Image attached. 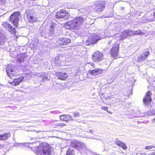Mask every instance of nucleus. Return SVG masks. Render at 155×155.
I'll return each mask as SVG.
<instances>
[{
	"instance_id": "obj_17",
	"label": "nucleus",
	"mask_w": 155,
	"mask_h": 155,
	"mask_svg": "<svg viewBox=\"0 0 155 155\" xmlns=\"http://www.w3.org/2000/svg\"><path fill=\"white\" fill-rule=\"evenodd\" d=\"M2 26H3V27L5 28L6 29H8V31H9L11 34L15 32V28L7 22L4 23L2 24Z\"/></svg>"
},
{
	"instance_id": "obj_21",
	"label": "nucleus",
	"mask_w": 155,
	"mask_h": 155,
	"mask_svg": "<svg viewBox=\"0 0 155 155\" xmlns=\"http://www.w3.org/2000/svg\"><path fill=\"white\" fill-rule=\"evenodd\" d=\"M115 142L117 145L122 147L124 150H126L127 149V147L124 143H123L117 139L115 140Z\"/></svg>"
},
{
	"instance_id": "obj_15",
	"label": "nucleus",
	"mask_w": 155,
	"mask_h": 155,
	"mask_svg": "<svg viewBox=\"0 0 155 155\" xmlns=\"http://www.w3.org/2000/svg\"><path fill=\"white\" fill-rule=\"evenodd\" d=\"M151 95V92L150 91H148L146 93L145 96L143 99V103L146 105H148L152 101Z\"/></svg>"
},
{
	"instance_id": "obj_14",
	"label": "nucleus",
	"mask_w": 155,
	"mask_h": 155,
	"mask_svg": "<svg viewBox=\"0 0 155 155\" xmlns=\"http://www.w3.org/2000/svg\"><path fill=\"white\" fill-rule=\"evenodd\" d=\"M132 36L131 30L130 29L125 30L120 35L119 39L123 40L127 38L128 36Z\"/></svg>"
},
{
	"instance_id": "obj_42",
	"label": "nucleus",
	"mask_w": 155,
	"mask_h": 155,
	"mask_svg": "<svg viewBox=\"0 0 155 155\" xmlns=\"http://www.w3.org/2000/svg\"><path fill=\"white\" fill-rule=\"evenodd\" d=\"M54 126H55V127L58 128V123L55 124H54Z\"/></svg>"
},
{
	"instance_id": "obj_6",
	"label": "nucleus",
	"mask_w": 155,
	"mask_h": 155,
	"mask_svg": "<svg viewBox=\"0 0 155 155\" xmlns=\"http://www.w3.org/2000/svg\"><path fill=\"white\" fill-rule=\"evenodd\" d=\"M55 17L57 18H63L65 20H67L69 19L71 17V16L64 10L61 9L59 11L57 12Z\"/></svg>"
},
{
	"instance_id": "obj_11",
	"label": "nucleus",
	"mask_w": 155,
	"mask_h": 155,
	"mask_svg": "<svg viewBox=\"0 0 155 155\" xmlns=\"http://www.w3.org/2000/svg\"><path fill=\"white\" fill-rule=\"evenodd\" d=\"M15 67L12 65H8L6 68L7 74L8 77L11 78L15 74Z\"/></svg>"
},
{
	"instance_id": "obj_44",
	"label": "nucleus",
	"mask_w": 155,
	"mask_h": 155,
	"mask_svg": "<svg viewBox=\"0 0 155 155\" xmlns=\"http://www.w3.org/2000/svg\"><path fill=\"white\" fill-rule=\"evenodd\" d=\"M88 132L89 133H91V134H93V130H89Z\"/></svg>"
},
{
	"instance_id": "obj_4",
	"label": "nucleus",
	"mask_w": 155,
	"mask_h": 155,
	"mask_svg": "<svg viewBox=\"0 0 155 155\" xmlns=\"http://www.w3.org/2000/svg\"><path fill=\"white\" fill-rule=\"evenodd\" d=\"M105 4V2L104 1L96 2L93 6V8L95 12L100 13L104 9Z\"/></svg>"
},
{
	"instance_id": "obj_43",
	"label": "nucleus",
	"mask_w": 155,
	"mask_h": 155,
	"mask_svg": "<svg viewBox=\"0 0 155 155\" xmlns=\"http://www.w3.org/2000/svg\"><path fill=\"white\" fill-rule=\"evenodd\" d=\"M141 152L140 151L138 153H137L136 155H141Z\"/></svg>"
},
{
	"instance_id": "obj_50",
	"label": "nucleus",
	"mask_w": 155,
	"mask_h": 155,
	"mask_svg": "<svg viewBox=\"0 0 155 155\" xmlns=\"http://www.w3.org/2000/svg\"><path fill=\"white\" fill-rule=\"evenodd\" d=\"M124 7H122L121 8V9L122 10H123L124 9Z\"/></svg>"
},
{
	"instance_id": "obj_8",
	"label": "nucleus",
	"mask_w": 155,
	"mask_h": 155,
	"mask_svg": "<svg viewBox=\"0 0 155 155\" xmlns=\"http://www.w3.org/2000/svg\"><path fill=\"white\" fill-rule=\"evenodd\" d=\"M92 58L94 62H100L104 59L103 53L98 51H96L92 54Z\"/></svg>"
},
{
	"instance_id": "obj_29",
	"label": "nucleus",
	"mask_w": 155,
	"mask_h": 155,
	"mask_svg": "<svg viewBox=\"0 0 155 155\" xmlns=\"http://www.w3.org/2000/svg\"><path fill=\"white\" fill-rule=\"evenodd\" d=\"M56 25V24L52 22L50 27L49 31H55Z\"/></svg>"
},
{
	"instance_id": "obj_1",
	"label": "nucleus",
	"mask_w": 155,
	"mask_h": 155,
	"mask_svg": "<svg viewBox=\"0 0 155 155\" xmlns=\"http://www.w3.org/2000/svg\"><path fill=\"white\" fill-rule=\"evenodd\" d=\"M86 20V19L83 16L77 17L72 20L66 22L65 26L69 27L68 28L71 29L78 30Z\"/></svg>"
},
{
	"instance_id": "obj_37",
	"label": "nucleus",
	"mask_w": 155,
	"mask_h": 155,
	"mask_svg": "<svg viewBox=\"0 0 155 155\" xmlns=\"http://www.w3.org/2000/svg\"><path fill=\"white\" fill-rule=\"evenodd\" d=\"M28 144L32 145L33 146V147H38V146L36 145V143L34 142L32 143H29Z\"/></svg>"
},
{
	"instance_id": "obj_25",
	"label": "nucleus",
	"mask_w": 155,
	"mask_h": 155,
	"mask_svg": "<svg viewBox=\"0 0 155 155\" xmlns=\"http://www.w3.org/2000/svg\"><path fill=\"white\" fill-rule=\"evenodd\" d=\"M11 136V134L9 133H7L4 134H3L1 135V137L0 140H5Z\"/></svg>"
},
{
	"instance_id": "obj_28",
	"label": "nucleus",
	"mask_w": 155,
	"mask_h": 155,
	"mask_svg": "<svg viewBox=\"0 0 155 155\" xmlns=\"http://www.w3.org/2000/svg\"><path fill=\"white\" fill-rule=\"evenodd\" d=\"M131 32L132 36L135 35H140L141 34L142 32L140 30H138L137 31H133L131 30Z\"/></svg>"
},
{
	"instance_id": "obj_38",
	"label": "nucleus",
	"mask_w": 155,
	"mask_h": 155,
	"mask_svg": "<svg viewBox=\"0 0 155 155\" xmlns=\"http://www.w3.org/2000/svg\"><path fill=\"white\" fill-rule=\"evenodd\" d=\"M87 64H89L91 65L92 67L94 68V66H95V64L94 63H93L92 62H88L87 63Z\"/></svg>"
},
{
	"instance_id": "obj_16",
	"label": "nucleus",
	"mask_w": 155,
	"mask_h": 155,
	"mask_svg": "<svg viewBox=\"0 0 155 155\" xmlns=\"http://www.w3.org/2000/svg\"><path fill=\"white\" fill-rule=\"evenodd\" d=\"M63 58L61 55L57 56L55 57L54 59V63L56 65L61 66L63 65V62H64V59H61V58Z\"/></svg>"
},
{
	"instance_id": "obj_45",
	"label": "nucleus",
	"mask_w": 155,
	"mask_h": 155,
	"mask_svg": "<svg viewBox=\"0 0 155 155\" xmlns=\"http://www.w3.org/2000/svg\"><path fill=\"white\" fill-rule=\"evenodd\" d=\"M4 145L0 144V148H2V147H4Z\"/></svg>"
},
{
	"instance_id": "obj_30",
	"label": "nucleus",
	"mask_w": 155,
	"mask_h": 155,
	"mask_svg": "<svg viewBox=\"0 0 155 155\" xmlns=\"http://www.w3.org/2000/svg\"><path fill=\"white\" fill-rule=\"evenodd\" d=\"M146 115H155V110H150L148 111L146 113Z\"/></svg>"
},
{
	"instance_id": "obj_39",
	"label": "nucleus",
	"mask_w": 155,
	"mask_h": 155,
	"mask_svg": "<svg viewBox=\"0 0 155 155\" xmlns=\"http://www.w3.org/2000/svg\"><path fill=\"white\" fill-rule=\"evenodd\" d=\"M6 0H0L1 1V4L2 5H4L5 3V2Z\"/></svg>"
},
{
	"instance_id": "obj_34",
	"label": "nucleus",
	"mask_w": 155,
	"mask_h": 155,
	"mask_svg": "<svg viewBox=\"0 0 155 155\" xmlns=\"http://www.w3.org/2000/svg\"><path fill=\"white\" fill-rule=\"evenodd\" d=\"M101 109L104 110H105L106 111H107V112L110 114V112H109L108 110V107H101Z\"/></svg>"
},
{
	"instance_id": "obj_24",
	"label": "nucleus",
	"mask_w": 155,
	"mask_h": 155,
	"mask_svg": "<svg viewBox=\"0 0 155 155\" xmlns=\"http://www.w3.org/2000/svg\"><path fill=\"white\" fill-rule=\"evenodd\" d=\"M6 40V37L4 35L0 32V46L3 45Z\"/></svg>"
},
{
	"instance_id": "obj_3",
	"label": "nucleus",
	"mask_w": 155,
	"mask_h": 155,
	"mask_svg": "<svg viewBox=\"0 0 155 155\" xmlns=\"http://www.w3.org/2000/svg\"><path fill=\"white\" fill-rule=\"evenodd\" d=\"M101 39L100 36L97 35L95 34H93L85 41V44L87 45H92L96 43L99 40Z\"/></svg>"
},
{
	"instance_id": "obj_33",
	"label": "nucleus",
	"mask_w": 155,
	"mask_h": 155,
	"mask_svg": "<svg viewBox=\"0 0 155 155\" xmlns=\"http://www.w3.org/2000/svg\"><path fill=\"white\" fill-rule=\"evenodd\" d=\"M74 117V118H76L79 116L80 114L79 113L77 112H73L72 113Z\"/></svg>"
},
{
	"instance_id": "obj_19",
	"label": "nucleus",
	"mask_w": 155,
	"mask_h": 155,
	"mask_svg": "<svg viewBox=\"0 0 155 155\" xmlns=\"http://www.w3.org/2000/svg\"><path fill=\"white\" fill-rule=\"evenodd\" d=\"M88 72L91 74L96 75L101 74L102 72V70L101 69L97 68L96 69L89 70Z\"/></svg>"
},
{
	"instance_id": "obj_35",
	"label": "nucleus",
	"mask_w": 155,
	"mask_h": 155,
	"mask_svg": "<svg viewBox=\"0 0 155 155\" xmlns=\"http://www.w3.org/2000/svg\"><path fill=\"white\" fill-rule=\"evenodd\" d=\"M66 125V124L63 123H58V128H62L63 127Z\"/></svg>"
},
{
	"instance_id": "obj_13",
	"label": "nucleus",
	"mask_w": 155,
	"mask_h": 155,
	"mask_svg": "<svg viewBox=\"0 0 155 155\" xmlns=\"http://www.w3.org/2000/svg\"><path fill=\"white\" fill-rule=\"evenodd\" d=\"M150 54L148 51H145L138 57L137 61L139 62H141L147 60V58Z\"/></svg>"
},
{
	"instance_id": "obj_5",
	"label": "nucleus",
	"mask_w": 155,
	"mask_h": 155,
	"mask_svg": "<svg viewBox=\"0 0 155 155\" xmlns=\"http://www.w3.org/2000/svg\"><path fill=\"white\" fill-rule=\"evenodd\" d=\"M20 15V14L19 12H16L12 14L10 18V21L16 28L18 25V22L19 20L18 17Z\"/></svg>"
},
{
	"instance_id": "obj_9",
	"label": "nucleus",
	"mask_w": 155,
	"mask_h": 155,
	"mask_svg": "<svg viewBox=\"0 0 155 155\" xmlns=\"http://www.w3.org/2000/svg\"><path fill=\"white\" fill-rule=\"evenodd\" d=\"M119 46L118 44L116 43L113 45L111 49V54L113 57L115 58H116L119 54Z\"/></svg>"
},
{
	"instance_id": "obj_41",
	"label": "nucleus",
	"mask_w": 155,
	"mask_h": 155,
	"mask_svg": "<svg viewBox=\"0 0 155 155\" xmlns=\"http://www.w3.org/2000/svg\"><path fill=\"white\" fill-rule=\"evenodd\" d=\"M120 23L118 24H116L115 26L117 27L118 28H121V27L120 26Z\"/></svg>"
},
{
	"instance_id": "obj_22",
	"label": "nucleus",
	"mask_w": 155,
	"mask_h": 155,
	"mask_svg": "<svg viewBox=\"0 0 155 155\" xmlns=\"http://www.w3.org/2000/svg\"><path fill=\"white\" fill-rule=\"evenodd\" d=\"M27 56L25 54H22L21 55H19L17 57V59L18 62H21L24 61H26V58Z\"/></svg>"
},
{
	"instance_id": "obj_23",
	"label": "nucleus",
	"mask_w": 155,
	"mask_h": 155,
	"mask_svg": "<svg viewBox=\"0 0 155 155\" xmlns=\"http://www.w3.org/2000/svg\"><path fill=\"white\" fill-rule=\"evenodd\" d=\"M22 81V79L18 78L17 79H14V80L12 82H9V83L12 85L17 86Z\"/></svg>"
},
{
	"instance_id": "obj_31",
	"label": "nucleus",
	"mask_w": 155,
	"mask_h": 155,
	"mask_svg": "<svg viewBox=\"0 0 155 155\" xmlns=\"http://www.w3.org/2000/svg\"><path fill=\"white\" fill-rule=\"evenodd\" d=\"M42 81L45 80L48 78L47 74L45 72L42 73Z\"/></svg>"
},
{
	"instance_id": "obj_12",
	"label": "nucleus",
	"mask_w": 155,
	"mask_h": 155,
	"mask_svg": "<svg viewBox=\"0 0 155 155\" xmlns=\"http://www.w3.org/2000/svg\"><path fill=\"white\" fill-rule=\"evenodd\" d=\"M71 42V40L70 39L65 38H59L58 40V43L59 44V46L61 47H63L64 46L67 45Z\"/></svg>"
},
{
	"instance_id": "obj_27",
	"label": "nucleus",
	"mask_w": 155,
	"mask_h": 155,
	"mask_svg": "<svg viewBox=\"0 0 155 155\" xmlns=\"http://www.w3.org/2000/svg\"><path fill=\"white\" fill-rule=\"evenodd\" d=\"M74 150L72 148H69L67 150L66 155H74Z\"/></svg>"
},
{
	"instance_id": "obj_2",
	"label": "nucleus",
	"mask_w": 155,
	"mask_h": 155,
	"mask_svg": "<svg viewBox=\"0 0 155 155\" xmlns=\"http://www.w3.org/2000/svg\"><path fill=\"white\" fill-rule=\"evenodd\" d=\"M53 150V148L50 145L44 143L37 148V152H38L39 155H51Z\"/></svg>"
},
{
	"instance_id": "obj_18",
	"label": "nucleus",
	"mask_w": 155,
	"mask_h": 155,
	"mask_svg": "<svg viewBox=\"0 0 155 155\" xmlns=\"http://www.w3.org/2000/svg\"><path fill=\"white\" fill-rule=\"evenodd\" d=\"M57 77L59 79L64 80L67 78L68 75L65 72H58L56 73Z\"/></svg>"
},
{
	"instance_id": "obj_20",
	"label": "nucleus",
	"mask_w": 155,
	"mask_h": 155,
	"mask_svg": "<svg viewBox=\"0 0 155 155\" xmlns=\"http://www.w3.org/2000/svg\"><path fill=\"white\" fill-rule=\"evenodd\" d=\"M60 119L63 121L67 122L69 120H73L72 117L68 115H63L60 116Z\"/></svg>"
},
{
	"instance_id": "obj_32",
	"label": "nucleus",
	"mask_w": 155,
	"mask_h": 155,
	"mask_svg": "<svg viewBox=\"0 0 155 155\" xmlns=\"http://www.w3.org/2000/svg\"><path fill=\"white\" fill-rule=\"evenodd\" d=\"M154 148H155V145L154 146H147L145 147V150H150V149H153Z\"/></svg>"
},
{
	"instance_id": "obj_49",
	"label": "nucleus",
	"mask_w": 155,
	"mask_h": 155,
	"mask_svg": "<svg viewBox=\"0 0 155 155\" xmlns=\"http://www.w3.org/2000/svg\"><path fill=\"white\" fill-rule=\"evenodd\" d=\"M141 155H147L146 154L144 153H142Z\"/></svg>"
},
{
	"instance_id": "obj_51",
	"label": "nucleus",
	"mask_w": 155,
	"mask_h": 155,
	"mask_svg": "<svg viewBox=\"0 0 155 155\" xmlns=\"http://www.w3.org/2000/svg\"><path fill=\"white\" fill-rule=\"evenodd\" d=\"M110 42L109 43V44H110ZM108 45V44L107 45Z\"/></svg>"
},
{
	"instance_id": "obj_26",
	"label": "nucleus",
	"mask_w": 155,
	"mask_h": 155,
	"mask_svg": "<svg viewBox=\"0 0 155 155\" xmlns=\"http://www.w3.org/2000/svg\"><path fill=\"white\" fill-rule=\"evenodd\" d=\"M45 29L43 28L42 27H40L38 30V33L42 37H44L45 35Z\"/></svg>"
},
{
	"instance_id": "obj_36",
	"label": "nucleus",
	"mask_w": 155,
	"mask_h": 155,
	"mask_svg": "<svg viewBox=\"0 0 155 155\" xmlns=\"http://www.w3.org/2000/svg\"><path fill=\"white\" fill-rule=\"evenodd\" d=\"M55 31H49V34L51 36H56V34H55Z\"/></svg>"
},
{
	"instance_id": "obj_7",
	"label": "nucleus",
	"mask_w": 155,
	"mask_h": 155,
	"mask_svg": "<svg viewBox=\"0 0 155 155\" xmlns=\"http://www.w3.org/2000/svg\"><path fill=\"white\" fill-rule=\"evenodd\" d=\"M34 9H27L25 11V14L28 21L30 23H33L36 21V18L34 16Z\"/></svg>"
},
{
	"instance_id": "obj_10",
	"label": "nucleus",
	"mask_w": 155,
	"mask_h": 155,
	"mask_svg": "<svg viewBox=\"0 0 155 155\" xmlns=\"http://www.w3.org/2000/svg\"><path fill=\"white\" fill-rule=\"evenodd\" d=\"M83 145V143L77 140H73L71 142V147H74L78 150L82 149Z\"/></svg>"
},
{
	"instance_id": "obj_46",
	"label": "nucleus",
	"mask_w": 155,
	"mask_h": 155,
	"mask_svg": "<svg viewBox=\"0 0 155 155\" xmlns=\"http://www.w3.org/2000/svg\"><path fill=\"white\" fill-rule=\"evenodd\" d=\"M38 76H39V77L42 78V73H41V74H39V75Z\"/></svg>"
},
{
	"instance_id": "obj_48",
	"label": "nucleus",
	"mask_w": 155,
	"mask_h": 155,
	"mask_svg": "<svg viewBox=\"0 0 155 155\" xmlns=\"http://www.w3.org/2000/svg\"><path fill=\"white\" fill-rule=\"evenodd\" d=\"M153 16L155 18V12L153 14Z\"/></svg>"
},
{
	"instance_id": "obj_47",
	"label": "nucleus",
	"mask_w": 155,
	"mask_h": 155,
	"mask_svg": "<svg viewBox=\"0 0 155 155\" xmlns=\"http://www.w3.org/2000/svg\"><path fill=\"white\" fill-rule=\"evenodd\" d=\"M148 155H155V152H153L152 153V154H149Z\"/></svg>"
},
{
	"instance_id": "obj_40",
	"label": "nucleus",
	"mask_w": 155,
	"mask_h": 155,
	"mask_svg": "<svg viewBox=\"0 0 155 155\" xmlns=\"http://www.w3.org/2000/svg\"><path fill=\"white\" fill-rule=\"evenodd\" d=\"M29 143H27L26 144H28V147H29V148H30L31 149L33 148V146L32 145L28 144Z\"/></svg>"
}]
</instances>
